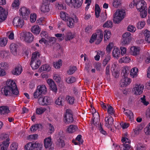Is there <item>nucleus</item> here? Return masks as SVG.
I'll use <instances>...</instances> for the list:
<instances>
[{
  "label": "nucleus",
  "mask_w": 150,
  "mask_h": 150,
  "mask_svg": "<svg viewBox=\"0 0 150 150\" xmlns=\"http://www.w3.org/2000/svg\"><path fill=\"white\" fill-rule=\"evenodd\" d=\"M1 92L2 94L6 96L18 97L19 95L15 82L11 80L7 81L6 85L1 88Z\"/></svg>",
  "instance_id": "1"
},
{
  "label": "nucleus",
  "mask_w": 150,
  "mask_h": 150,
  "mask_svg": "<svg viewBox=\"0 0 150 150\" xmlns=\"http://www.w3.org/2000/svg\"><path fill=\"white\" fill-rule=\"evenodd\" d=\"M125 11L123 9L117 10L113 16V21L115 23H118L124 18L125 15Z\"/></svg>",
  "instance_id": "2"
},
{
  "label": "nucleus",
  "mask_w": 150,
  "mask_h": 150,
  "mask_svg": "<svg viewBox=\"0 0 150 150\" xmlns=\"http://www.w3.org/2000/svg\"><path fill=\"white\" fill-rule=\"evenodd\" d=\"M64 121L66 123H70L74 121L72 112L70 109H67L64 116Z\"/></svg>",
  "instance_id": "3"
},
{
  "label": "nucleus",
  "mask_w": 150,
  "mask_h": 150,
  "mask_svg": "<svg viewBox=\"0 0 150 150\" xmlns=\"http://www.w3.org/2000/svg\"><path fill=\"white\" fill-rule=\"evenodd\" d=\"M2 136V139L3 140H5L2 143V144H1L2 146L1 148V150H6L10 143L9 135L8 134H4Z\"/></svg>",
  "instance_id": "4"
},
{
  "label": "nucleus",
  "mask_w": 150,
  "mask_h": 150,
  "mask_svg": "<svg viewBox=\"0 0 150 150\" xmlns=\"http://www.w3.org/2000/svg\"><path fill=\"white\" fill-rule=\"evenodd\" d=\"M19 11L20 15H21L23 18L26 20L28 18V16L30 13L29 9L23 7L20 8Z\"/></svg>",
  "instance_id": "5"
},
{
  "label": "nucleus",
  "mask_w": 150,
  "mask_h": 150,
  "mask_svg": "<svg viewBox=\"0 0 150 150\" xmlns=\"http://www.w3.org/2000/svg\"><path fill=\"white\" fill-rule=\"evenodd\" d=\"M38 102L40 105H49L51 103L50 98L48 96L40 97L38 99Z\"/></svg>",
  "instance_id": "6"
},
{
  "label": "nucleus",
  "mask_w": 150,
  "mask_h": 150,
  "mask_svg": "<svg viewBox=\"0 0 150 150\" xmlns=\"http://www.w3.org/2000/svg\"><path fill=\"white\" fill-rule=\"evenodd\" d=\"M13 23L15 27L17 28H21L23 25V21L18 17L14 18L13 20Z\"/></svg>",
  "instance_id": "7"
},
{
  "label": "nucleus",
  "mask_w": 150,
  "mask_h": 150,
  "mask_svg": "<svg viewBox=\"0 0 150 150\" xmlns=\"http://www.w3.org/2000/svg\"><path fill=\"white\" fill-rule=\"evenodd\" d=\"M8 12L2 7L0 6V23L3 21L7 18Z\"/></svg>",
  "instance_id": "8"
},
{
  "label": "nucleus",
  "mask_w": 150,
  "mask_h": 150,
  "mask_svg": "<svg viewBox=\"0 0 150 150\" xmlns=\"http://www.w3.org/2000/svg\"><path fill=\"white\" fill-rule=\"evenodd\" d=\"M47 83L49 84L50 89L54 92L56 93L57 91V88L56 85L53 80L51 79H48Z\"/></svg>",
  "instance_id": "9"
},
{
  "label": "nucleus",
  "mask_w": 150,
  "mask_h": 150,
  "mask_svg": "<svg viewBox=\"0 0 150 150\" xmlns=\"http://www.w3.org/2000/svg\"><path fill=\"white\" fill-rule=\"evenodd\" d=\"M144 86L140 84H136L134 87V89L135 91V93L136 95H140L143 92Z\"/></svg>",
  "instance_id": "10"
},
{
  "label": "nucleus",
  "mask_w": 150,
  "mask_h": 150,
  "mask_svg": "<svg viewBox=\"0 0 150 150\" xmlns=\"http://www.w3.org/2000/svg\"><path fill=\"white\" fill-rule=\"evenodd\" d=\"M105 126L108 128L111 127L110 125L113 124L114 119L110 115L105 118Z\"/></svg>",
  "instance_id": "11"
},
{
  "label": "nucleus",
  "mask_w": 150,
  "mask_h": 150,
  "mask_svg": "<svg viewBox=\"0 0 150 150\" xmlns=\"http://www.w3.org/2000/svg\"><path fill=\"white\" fill-rule=\"evenodd\" d=\"M43 2L40 8L41 11L44 13L49 12L50 11L49 4L47 2Z\"/></svg>",
  "instance_id": "12"
},
{
  "label": "nucleus",
  "mask_w": 150,
  "mask_h": 150,
  "mask_svg": "<svg viewBox=\"0 0 150 150\" xmlns=\"http://www.w3.org/2000/svg\"><path fill=\"white\" fill-rule=\"evenodd\" d=\"M34 39L32 34L29 32H26L25 40L26 42L30 43L32 42Z\"/></svg>",
  "instance_id": "13"
},
{
  "label": "nucleus",
  "mask_w": 150,
  "mask_h": 150,
  "mask_svg": "<svg viewBox=\"0 0 150 150\" xmlns=\"http://www.w3.org/2000/svg\"><path fill=\"white\" fill-rule=\"evenodd\" d=\"M44 145L45 148H50L52 146V142L50 137L44 139Z\"/></svg>",
  "instance_id": "14"
},
{
  "label": "nucleus",
  "mask_w": 150,
  "mask_h": 150,
  "mask_svg": "<svg viewBox=\"0 0 150 150\" xmlns=\"http://www.w3.org/2000/svg\"><path fill=\"white\" fill-rule=\"evenodd\" d=\"M130 53L132 55L137 56L139 54L140 49L139 47L133 46L130 48Z\"/></svg>",
  "instance_id": "15"
},
{
  "label": "nucleus",
  "mask_w": 150,
  "mask_h": 150,
  "mask_svg": "<svg viewBox=\"0 0 150 150\" xmlns=\"http://www.w3.org/2000/svg\"><path fill=\"white\" fill-rule=\"evenodd\" d=\"M130 79L126 77H124L121 80L120 84L122 87L126 86L130 83Z\"/></svg>",
  "instance_id": "16"
},
{
  "label": "nucleus",
  "mask_w": 150,
  "mask_h": 150,
  "mask_svg": "<svg viewBox=\"0 0 150 150\" xmlns=\"http://www.w3.org/2000/svg\"><path fill=\"white\" fill-rule=\"evenodd\" d=\"M22 70V69L21 66H17L15 69H13L11 71L12 74L18 75L20 74Z\"/></svg>",
  "instance_id": "17"
},
{
  "label": "nucleus",
  "mask_w": 150,
  "mask_h": 150,
  "mask_svg": "<svg viewBox=\"0 0 150 150\" xmlns=\"http://www.w3.org/2000/svg\"><path fill=\"white\" fill-rule=\"evenodd\" d=\"M18 48V45L14 43H12L10 45V49L11 52L15 55L17 54V50Z\"/></svg>",
  "instance_id": "18"
},
{
  "label": "nucleus",
  "mask_w": 150,
  "mask_h": 150,
  "mask_svg": "<svg viewBox=\"0 0 150 150\" xmlns=\"http://www.w3.org/2000/svg\"><path fill=\"white\" fill-rule=\"evenodd\" d=\"M40 56V54L38 52H35L32 54V57L31 58V62L38 61H40L38 59Z\"/></svg>",
  "instance_id": "19"
},
{
  "label": "nucleus",
  "mask_w": 150,
  "mask_h": 150,
  "mask_svg": "<svg viewBox=\"0 0 150 150\" xmlns=\"http://www.w3.org/2000/svg\"><path fill=\"white\" fill-rule=\"evenodd\" d=\"M10 110L8 107L3 106L0 107V114L6 115L9 113Z\"/></svg>",
  "instance_id": "20"
},
{
  "label": "nucleus",
  "mask_w": 150,
  "mask_h": 150,
  "mask_svg": "<svg viewBox=\"0 0 150 150\" xmlns=\"http://www.w3.org/2000/svg\"><path fill=\"white\" fill-rule=\"evenodd\" d=\"M31 31L34 34L37 35L39 34L40 29L38 25H34L31 28Z\"/></svg>",
  "instance_id": "21"
},
{
  "label": "nucleus",
  "mask_w": 150,
  "mask_h": 150,
  "mask_svg": "<svg viewBox=\"0 0 150 150\" xmlns=\"http://www.w3.org/2000/svg\"><path fill=\"white\" fill-rule=\"evenodd\" d=\"M41 61H33L31 62L30 65L32 68L33 69H36L38 68L39 66L40 65Z\"/></svg>",
  "instance_id": "22"
},
{
  "label": "nucleus",
  "mask_w": 150,
  "mask_h": 150,
  "mask_svg": "<svg viewBox=\"0 0 150 150\" xmlns=\"http://www.w3.org/2000/svg\"><path fill=\"white\" fill-rule=\"evenodd\" d=\"M36 142H29L25 146V148L26 150H32L35 148Z\"/></svg>",
  "instance_id": "23"
},
{
  "label": "nucleus",
  "mask_w": 150,
  "mask_h": 150,
  "mask_svg": "<svg viewBox=\"0 0 150 150\" xmlns=\"http://www.w3.org/2000/svg\"><path fill=\"white\" fill-rule=\"evenodd\" d=\"M37 90L39 91V93H40L41 94H45L47 92L46 88L45 85H42L38 86Z\"/></svg>",
  "instance_id": "24"
},
{
  "label": "nucleus",
  "mask_w": 150,
  "mask_h": 150,
  "mask_svg": "<svg viewBox=\"0 0 150 150\" xmlns=\"http://www.w3.org/2000/svg\"><path fill=\"white\" fill-rule=\"evenodd\" d=\"M143 33L145 40L147 42L149 43H150V31L146 29L144 31Z\"/></svg>",
  "instance_id": "25"
},
{
  "label": "nucleus",
  "mask_w": 150,
  "mask_h": 150,
  "mask_svg": "<svg viewBox=\"0 0 150 150\" xmlns=\"http://www.w3.org/2000/svg\"><path fill=\"white\" fill-rule=\"evenodd\" d=\"M78 129L77 126L74 125H70L67 128V131L70 133H73Z\"/></svg>",
  "instance_id": "26"
},
{
  "label": "nucleus",
  "mask_w": 150,
  "mask_h": 150,
  "mask_svg": "<svg viewBox=\"0 0 150 150\" xmlns=\"http://www.w3.org/2000/svg\"><path fill=\"white\" fill-rule=\"evenodd\" d=\"M51 69V67L49 65L47 64H45L42 65L41 67L39 69V71L40 72L43 71H49Z\"/></svg>",
  "instance_id": "27"
},
{
  "label": "nucleus",
  "mask_w": 150,
  "mask_h": 150,
  "mask_svg": "<svg viewBox=\"0 0 150 150\" xmlns=\"http://www.w3.org/2000/svg\"><path fill=\"white\" fill-rule=\"evenodd\" d=\"M138 69L136 67L133 68L131 70L130 74L132 78L136 77L137 75Z\"/></svg>",
  "instance_id": "28"
},
{
  "label": "nucleus",
  "mask_w": 150,
  "mask_h": 150,
  "mask_svg": "<svg viewBox=\"0 0 150 150\" xmlns=\"http://www.w3.org/2000/svg\"><path fill=\"white\" fill-rule=\"evenodd\" d=\"M146 5V3L143 0L138 1L135 3V6L137 10H139V9L140 8V7L141 6H144L145 7Z\"/></svg>",
  "instance_id": "29"
},
{
  "label": "nucleus",
  "mask_w": 150,
  "mask_h": 150,
  "mask_svg": "<svg viewBox=\"0 0 150 150\" xmlns=\"http://www.w3.org/2000/svg\"><path fill=\"white\" fill-rule=\"evenodd\" d=\"M98 38L96 42V44H98L101 41L103 38V32L101 30H99Z\"/></svg>",
  "instance_id": "30"
},
{
  "label": "nucleus",
  "mask_w": 150,
  "mask_h": 150,
  "mask_svg": "<svg viewBox=\"0 0 150 150\" xmlns=\"http://www.w3.org/2000/svg\"><path fill=\"white\" fill-rule=\"evenodd\" d=\"M112 55L115 57H119L120 56V50L118 48H114L112 52Z\"/></svg>",
  "instance_id": "31"
},
{
  "label": "nucleus",
  "mask_w": 150,
  "mask_h": 150,
  "mask_svg": "<svg viewBox=\"0 0 150 150\" xmlns=\"http://www.w3.org/2000/svg\"><path fill=\"white\" fill-rule=\"evenodd\" d=\"M125 113L129 118V120L131 121H132L133 120V114L131 110H127V112H125Z\"/></svg>",
  "instance_id": "32"
},
{
  "label": "nucleus",
  "mask_w": 150,
  "mask_h": 150,
  "mask_svg": "<svg viewBox=\"0 0 150 150\" xmlns=\"http://www.w3.org/2000/svg\"><path fill=\"white\" fill-rule=\"evenodd\" d=\"M66 99L69 104L72 105L74 103L75 99L73 97L68 95L66 96Z\"/></svg>",
  "instance_id": "33"
},
{
  "label": "nucleus",
  "mask_w": 150,
  "mask_h": 150,
  "mask_svg": "<svg viewBox=\"0 0 150 150\" xmlns=\"http://www.w3.org/2000/svg\"><path fill=\"white\" fill-rule=\"evenodd\" d=\"M67 19L66 21L67 22L68 26L71 28L73 27L74 22V20L72 18L69 17Z\"/></svg>",
  "instance_id": "34"
},
{
  "label": "nucleus",
  "mask_w": 150,
  "mask_h": 150,
  "mask_svg": "<svg viewBox=\"0 0 150 150\" xmlns=\"http://www.w3.org/2000/svg\"><path fill=\"white\" fill-rule=\"evenodd\" d=\"M60 17L63 20L66 21L67 20V19H68L69 17L68 15L65 12L61 11L60 12Z\"/></svg>",
  "instance_id": "35"
},
{
  "label": "nucleus",
  "mask_w": 150,
  "mask_h": 150,
  "mask_svg": "<svg viewBox=\"0 0 150 150\" xmlns=\"http://www.w3.org/2000/svg\"><path fill=\"white\" fill-rule=\"evenodd\" d=\"M83 0H74V1L72 4L74 7H80L83 3Z\"/></svg>",
  "instance_id": "36"
},
{
  "label": "nucleus",
  "mask_w": 150,
  "mask_h": 150,
  "mask_svg": "<svg viewBox=\"0 0 150 150\" xmlns=\"http://www.w3.org/2000/svg\"><path fill=\"white\" fill-rule=\"evenodd\" d=\"M100 11V8L99 5L98 4H96L95 6V13L96 17L98 18L99 16Z\"/></svg>",
  "instance_id": "37"
},
{
  "label": "nucleus",
  "mask_w": 150,
  "mask_h": 150,
  "mask_svg": "<svg viewBox=\"0 0 150 150\" xmlns=\"http://www.w3.org/2000/svg\"><path fill=\"white\" fill-rule=\"evenodd\" d=\"M7 38H0V46L4 47L6 44L7 42Z\"/></svg>",
  "instance_id": "38"
},
{
  "label": "nucleus",
  "mask_w": 150,
  "mask_h": 150,
  "mask_svg": "<svg viewBox=\"0 0 150 150\" xmlns=\"http://www.w3.org/2000/svg\"><path fill=\"white\" fill-rule=\"evenodd\" d=\"M64 100V99L62 96H60L56 100L55 102V103L56 104L59 105H62V102Z\"/></svg>",
  "instance_id": "39"
},
{
  "label": "nucleus",
  "mask_w": 150,
  "mask_h": 150,
  "mask_svg": "<svg viewBox=\"0 0 150 150\" xmlns=\"http://www.w3.org/2000/svg\"><path fill=\"white\" fill-rule=\"evenodd\" d=\"M145 24V23L144 21H139L137 24V27L138 29H142L144 27Z\"/></svg>",
  "instance_id": "40"
},
{
  "label": "nucleus",
  "mask_w": 150,
  "mask_h": 150,
  "mask_svg": "<svg viewBox=\"0 0 150 150\" xmlns=\"http://www.w3.org/2000/svg\"><path fill=\"white\" fill-rule=\"evenodd\" d=\"M122 146L124 147L123 150H132V146L129 144H124L123 145L119 146V147L121 149L122 148Z\"/></svg>",
  "instance_id": "41"
},
{
  "label": "nucleus",
  "mask_w": 150,
  "mask_h": 150,
  "mask_svg": "<svg viewBox=\"0 0 150 150\" xmlns=\"http://www.w3.org/2000/svg\"><path fill=\"white\" fill-rule=\"evenodd\" d=\"M131 40V38H128L126 39H122V44L123 46L127 45L129 43Z\"/></svg>",
  "instance_id": "42"
},
{
  "label": "nucleus",
  "mask_w": 150,
  "mask_h": 150,
  "mask_svg": "<svg viewBox=\"0 0 150 150\" xmlns=\"http://www.w3.org/2000/svg\"><path fill=\"white\" fill-rule=\"evenodd\" d=\"M110 56L109 54H108L106 56L105 59L103 60V66L105 67L108 64V62L110 60Z\"/></svg>",
  "instance_id": "43"
},
{
  "label": "nucleus",
  "mask_w": 150,
  "mask_h": 150,
  "mask_svg": "<svg viewBox=\"0 0 150 150\" xmlns=\"http://www.w3.org/2000/svg\"><path fill=\"white\" fill-rule=\"evenodd\" d=\"M41 126V125L40 124H36L33 125L30 128V130L31 131L35 132L39 129L40 127Z\"/></svg>",
  "instance_id": "44"
},
{
  "label": "nucleus",
  "mask_w": 150,
  "mask_h": 150,
  "mask_svg": "<svg viewBox=\"0 0 150 150\" xmlns=\"http://www.w3.org/2000/svg\"><path fill=\"white\" fill-rule=\"evenodd\" d=\"M46 110V109L45 108L40 107L36 109V112L37 114L40 115L42 114Z\"/></svg>",
  "instance_id": "45"
},
{
  "label": "nucleus",
  "mask_w": 150,
  "mask_h": 150,
  "mask_svg": "<svg viewBox=\"0 0 150 150\" xmlns=\"http://www.w3.org/2000/svg\"><path fill=\"white\" fill-rule=\"evenodd\" d=\"M20 4L19 0H15L12 4L13 8L18 9L19 6Z\"/></svg>",
  "instance_id": "46"
},
{
  "label": "nucleus",
  "mask_w": 150,
  "mask_h": 150,
  "mask_svg": "<svg viewBox=\"0 0 150 150\" xmlns=\"http://www.w3.org/2000/svg\"><path fill=\"white\" fill-rule=\"evenodd\" d=\"M63 137H60L57 139V142L59 143V145L61 147H63L65 145L64 140L63 139Z\"/></svg>",
  "instance_id": "47"
},
{
  "label": "nucleus",
  "mask_w": 150,
  "mask_h": 150,
  "mask_svg": "<svg viewBox=\"0 0 150 150\" xmlns=\"http://www.w3.org/2000/svg\"><path fill=\"white\" fill-rule=\"evenodd\" d=\"M111 70L112 75L115 77L117 78L118 76L120 73L118 71L115 70L114 68L113 67H112Z\"/></svg>",
  "instance_id": "48"
},
{
  "label": "nucleus",
  "mask_w": 150,
  "mask_h": 150,
  "mask_svg": "<svg viewBox=\"0 0 150 150\" xmlns=\"http://www.w3.org/2000/svg\"><path fill=\"white\" fill-rule=\"evenodd\" d=\"M76 69L75 66L70 67L67 73L69 75L72 74L76 71Z\"/></svg>",
  "instance_id": "49"
},
{
  "label": "nucleus",
  "mask_w": 150,
  "mask_h": 150,
  "mask_svg": "<svg viewBox=\"0 0 150 150\" xmlns=\"http://www.w3.org/2000/svg\"><path fill=\"white\" fill-rule=\"evenodd\" d=\"M98 32L99 31L97 32V34H94L92 35L91 38L90 40V42L91 43H92L94 42V41L96 39L98 38Z\"/></svg>",
  "instance_id": "50"
},
{
  "label": "nucleus",
  "mask_w": 150,
  "mask_h": 150,
  "mask_svg": "<svg viewBox=\"0 0 150 150\" xmlns=\"http://www.w3.org/2000/svg\"><path fill=\"white\" fill-rule=\"evenodd\" d=\"M112 22L111 21H107L103 25V27L104 28H110L112 26Z\"/></svg>",
  "instance_id": "51"
},
{
  "label": "nucleus",
  "mask_w": 150,
  "mask_h": 150,
  "mask_svg": "<svg viewBox=\"0 0 150 150\" xmlns=\"http://www.w3.org/2000/svg\"><path fill=\"white\" fill-rule=\"evenodd\" d=\"M37 15L36 14H31L30 16V21L32 23H34L36 20Z\"/></svg>",
  "instance_id": "52"
},
{
  "label": "nucleus",
  "mask_w": 150,
  "mask_h": 150,
  "mask_svg": "<svg viewBox=\"0 0 150 150\" xmlns=\"http://www.w3.org/2000/svg\"><path fill=\"white\" fill-rule=\"evenodd\" d=\"M62 61L61 60L59 59L57 62H56L54 63V66L56 68L59 69L62 65Z\"/></svg>",
  "instance_id": "53"
},
{
  "label": "nucleus",
  "mask_w": 150,
  "mask_h": 150,
  "mask_svg": "<svg viewBox=\"0 0 150 150\" xmlns=\"http://www.w3.org/2000/svg\"><path fill=\"white\" fill-rule=\"evenodd\" d=\"M111 35V33L110 31L107 30L105 31L104 32V38L105 39L106 38L108 39L110 38Z\"/></svg>",
  "instance_id": "54"
},
{
  "label": "nucleus",
  "mask_w": 150,
  "mask_h": 150,
  "mask_svg": "<svg viewBox=\"0 0 150 150\" xmlns=\"http://www.w3.org/2000/svg\"><path fill=\"white\" fill-rule=\"evenodd\" d=\"M128 31L131 32H134L136 30V28L135 27L132 25H129L127 28Z\"/></svg>",
  "instance_id": "55"
},
{
  "label": "nucleus",
  "mask_w": 150,
  "mask_h": 150,
  "mask_svg": "<svg viewBox=\"0 0 150 150\" xmlns=\"http://www.w3.org/2000/svg\"><path fill=\"white\" fill-rule=\"evenodd\" d=\"M74 37V35L72 33H69L67 35V36L65 38V40L66 41L69 40L73 39Z\"/></svg>",
  "instance_id": "56"
},
{
  "label": "nucleus",
  "mask_w": 150,
  "mask_h": 150,
  "mask_svg": "<svg viewBox=\"0 0 150 150\" xmlns=\"http://www.w3.org/2000/svg\"><path fill=\"white\" fill-rule=\"evenodd\" d=\"M145 97V96L144 95L143 97L140 98V100L141 101L144 105L147 106L149 104V102L146 100Z\"/></svg>",
  "instance_id": "57"
},
{
  "label": "nucleus",
  "mask_w": 150,
  "mask_h": 150,
  "mask_svg": "<svg viewBox=\"0 0 150 150\" xmlns=\"http://www.w3.org/2000/svg\"><path fill=\"white\" fill-rule=\"evenodd\" d=\"M145 133L146 135L150 134V122L144 129Z\"/></svg>",
  "instance_id": "58"
},
{
  "label": "nucleus",
  "mask_w": 150,
  "mask_h": 150,
  "mask_svg": "<svg viewBox=\"0 0 150 150\" xmlns=\"http://www.w3.org/2000/svg\"><path fill=\"white\" fill-rule=\"evenodd\" d=\"M147 8L140 11V15L142 16V18H144L146 17L147 15Z\"/></svg>",
  "instance_id": "59"
},
{
  "label": "nucleus",
  "mask_w": 150,
  "mask_h": 150,
  "mask_svg": "<svg viewBox=\"0 0 150 150\" xmlns=\"http://www.w3.org/2000/svg\"><path fill=\"white\" fill-rule=\"evenodd\" d=\"M76 81V78L74 77H71V78H68L67 79L66 81L68 83H72Z\"/></svg>",
  "instance_id": "60"
},
{
  "label": "nucleus",
  "mask_w": 150,
  "mask_h": 150,
  "mask_svg": "<svg viewBox=\"0 0 150 150\" xmlns=\"http://www.w3.org/2000/svg\"><path fill=\"white\" fill-rule=\"evenodd\" d=\"M1 67L3 69H8V64L7 62H2L0 64Z\"/></svg>",
  "instance_id": "61"
},
{
  "label": "nucleus",
  "mask_w": 150,
  "mask_h": 150,
  "mask_svg": "<svg viewBox=\"0 0 150 150\" xmlns=\"http://www.w3.org/2000/svg\"><path fill=\"white\" fill-rule=\"evenodd\" d=\"M107 112L109 114L112 115L114 114V111L113 108L111 106H109Z\"/></svg>",
  "instance_id": "62"
},
{
  "label": "nucleus",
  "mask_w": 150,
  "mask_h": 150,
  "mask_svg": "<svg viewBox=\"0 0 150 150\" xmlns=\"http://www.w3.org/2000/svg\"><path fill=\"white\" fill-rule=\"evenodd\" d=\"M38 135L37 134H34L29 135L28 138L29 139L36 140L38 139Z\"/></svg>",
  "instance_id": "63"
},
{
  "label": "nucleus",
  "mask_w": 150,
  "mask_h": 150,
  "mask_svg": "<svg viewBox=\"0 0 150 150\" xmlns=\"http://www.w3.org/2000/svg\"><path fill=\"white\" fill-rule=\"evenodd\" d=\"M55 36L59 38V40L60 41H62L64 39V35H63L62 34L57 33L55 35Z\"/></svg>",
  "instance_id": "64"
}]
</instances>
